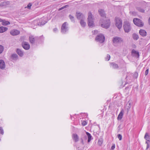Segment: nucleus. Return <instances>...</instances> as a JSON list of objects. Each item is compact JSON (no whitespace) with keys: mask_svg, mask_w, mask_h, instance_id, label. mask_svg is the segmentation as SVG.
<instances>
[{"mask_svg":"<svg viewBox=\"0 0 150 150\" xmlns=\"http://www.w3.org/2000/svg\"><path fill=\"white\" fill-rule=\"evenodd\" d=\"M4 47L2 45H0V54L4 50Z\"/></svg>","mask_w":150,"mask_h":150,"instance_id":"473e14b6","label":"nucleus"},{"mask_svg":"<svg viewBox=\"0 0 150 150\" xmlns=\"http://www.w3.org/2000/svg\"><path fill=\"white\" fill-rule=\"evenodd\" d=\"M139 33L141 36L143 37L145 36L146 35V32L143 30H140L139 31Z\"/></svg>","mask_w":150,"mask_h":150,"instance_id":"dca6fc26","label":"nucleus"},{"mask_svg":"<svg viewBox=\"0 0 150 150\" xmlns=\"http://www.w3.org/2000/svg\"><path fill=\"white\" fill-rule=\"evenodd\" d=\"M124 111L123 110H122L119 114L117 117V120H120L122 117L123 115L124 114Z\"/></svg>","mask_w":150,"mask_h":150,"instance_id":"2eb2a0df","label":"nucleus"},{"mask_svg":"<svg viewBox=\"0 0 150 150\" xmlns=\"http://www.w3.org/2000/svg\"><path fill=\"white\" fill-rule=\"evenodd\" d=\"M144 138L146 139V140L147 141H148L149 142L150 141V137L149 136V135L148 134V133H146L144 136Z\"/></svg>","mask_w":150,"mask_h":150,"instance_id":"b1692460","label":"nucleus"},{"mask_svg":"<svg viewBox=\"0 0 150 150\" xmlns=\"http://www.w3.org/2000/svg\"><path fill=\"white\" fill-rule=\"evenodd\" d=\"M11 57L12 59L13 60H16L18 58V56L16 54H13Z\"/></svg>","mask_w":150,"mask_h":150,"instance_id":"a878e982","label":"nucleus"},{"mask_svg":"<svg viewBox=\"0 0 150 150\" xmlns=\"http://www.w3.org/2000/svg\"><path fill=\"white\" fill-rule=\"evenodd\" d=\"M47 22L43 20L42 21V19H41L39 23L38 24V25L40 26L43 25L45 24Z\"/></svg>","mask_w":150,"mask_h":150,"instance_id":"4be33fe9","label":"nucleus"},{"mask_svg":"<svg viewBox=\"0 0 150 150\" xmlns=\"http://www.w3.org/2000/svg\"><path fill=\"white\" fill-rule=\"evenodd\" d=\"M111 66L114 69H117L118 68V66L117 64L112 63L111 64Z\"/></svg>","mask_w":150,"mask_h":150,"instance_id":"393cba45","label":"nucleus"},{"mask_svg":"<svg viewBox=\"0 0 150 150\" xmlns=\"http://www.w3.org/2000/svg\"><path fill=\"white\" fill-rule=\"evenodd\" d=\"M149 24L150 25V17L149 19Z\"/></svg>","mask_w":150,"mask_h":150,"instance_id":"49530a36","label":"nucleus"},{"mask_svg":"<svg viewBox=\"0 0 150 150\" xmlns=\"http://www.w3.org/2000/svg\"><path fill=\"white\" fill-rule=\"evenodd\" d=\"M113 42L116 44H120L123 42V39L120 37L115 36L112 39Z\"/></svg>","mask_w":150,"mask_h":150,"instance_id":"20e7f679","label":"nucleus"},{"mask_svg":"<svg viewBox=\"0 0 150 150\" xmlns=\"http://www.w3.org/2000/svg\"><path fill=\"white\" fill-rule=\"evenodd\" d=\"M8 29V28L6 27L1 26L0 27V33H3L6 31Z\"/></svg>","mask_w":150,"mask_h":150,"instance_id":"6ab92c4d","label":"nucleus"},{"mask_svg":"<svg viewBox=\"0 0 150 150\" xmlns=\"http://www.w3.org/2000/svg\"><path fill=\"white\" fill-rule=\"evenodd\" d=\"M69 6L68 5H66L64 6H63L60 8L59 9H58V10L59 11H60L66 8H67Z\"/></svg>","mask_w":150,"mask_h":150,"instance_id":"f704fd0d","label":"nucleus"},{"mask_svg":"<svg viewBox=\"0 0 150 150\" xmlns=\"http://www.w3.org/2000/svg\"><path fill=\"white\" fill-rule=\"evenodd\" d=\"M72 138L75 142H77L79 141V137L76 134H73Z\"/></svg>","mask_w":150,"mask_h":150,"instance_id":"f3484780","label":"nucleus"},{"mask_svg":"<svg viewBox=\"0 0 150 150\" xmlns=\"http://www.w3.org/2000/svg\"><path fill=\"white\" fill-rule=\"evenodd\" d=\"M6 67L5 62L3 60H0V69H4Z\"/></svg>","mask_w":150,"mask_h":150,"instance_id":"4468645a","label":"nucleus"},{"mask_svg":"<svg viewBox=\"0 0 150 150\" xmlns=\"http://www.w3.org/2000/svg\"><path fill=\"white\" fill-rule=\"evenodd\" d=\"M122 20L120 18L117 17L115 18V25L117 27L120 29L122 26Z\"/></svg>","mask_w":150,"mask_h":150,"instance_id":"39448f33","label":"nucleus"},{"mask_svg":"<svg viewBox=\"0 0 150 150\" xmlns=\"http://www.w3.org/2000/svg\"><path fill=\"white\" fill-rule=\"evenodd\" d=\"M117 137L120 140H122V136L121 134H118V136H117Z\"/></svg>","mask_w":150,"mask_h":150,"instance_id":"e433bc0d","label":"nucleus"},{"mask_svg":"<svg viewBox=\"0 0 150 150\" xmlns=\"http://www.w3.org/2000/svg\"><path fill=\"white\" fill-rule=\"evenodd\" d=\"M22 46L26 50H28L29 49L30 46L29 43L26 42H23L22 43Z\"/></svg>","mask_w":150,"mask_h":150,"instance_id":"9b49d317","label":"nucleus"},{"mask_svg":"<svg viewBox=\"0 0 150 150\" xmlns=\"http://www.w3.org/2000/svg\"><path fill=\"white\" fill-rule=\"evenodd\" d=\"M2 24L3 25H6L10 24V23L9 21H5L4 22H3Z\"/></svg>","mask_w":150,"mask_h":150,"instance_id":"2f4dec72","label":"nucleus"},{"mask_svg":"<svg viewBox=\"0 0 150 150\" xmlns=\"http://www.w3.org/2000/svg\"><path fill=\"white\" fill-rule=\"evenodd\" d=\"M115 145H112L111 147V149L113 150L115 148Z\"/></svg>","mask_w":150,"mask_h":150,"instance_id":"79ce46f5","label":"nucleus"},{"mask_svg":"<svg viewBox=\"0 0 150 150\" xmlns=\"http://www.w3.org/2000/svg\"><path fill=\"white\" fill-rule=\"evenodd\" d=\"M110 21L109 20H104V22L101 24V26L105 28H107L110 26Z\"/></svg>","mask_w":150,"mask_h":150,"instance_id":"6e6552de","label":"nucleus"},{"mask_svg":"<svg viewBox=\"0 0 150 150\" xmlns=\"http://www.w3.org/2000/svg\"><path fill=\"white\" fill-rule=\"evenodd\" d=\"M133 21L134 23L138 26L142 27L143 25V23L141 20L137 18H134Z\"/></svg>","mask_w":150,"mask_h":150,"instance_id":"423d86ee","label":"nucleus"},{"mask_svg":"<svg viewBox=\"0 0 150 150\" xmlns=\"http://www.w3.org/2000/svg\"><path fill=\"white\" fill-rule=\"evenodd\" d=\"M132 54L133 57H134L137 58H138L139 57V52L134 50H132Z\"/></svg>","mask_w":150,"mask_h":150,"instance_id":"f8f14e48","label":"nucleus"},{"mask_svg":"<svg viewBox=\"0 0 150 150\" xmlns=\"http://www.w3.org/2000/svg\"><path fill=\"white\" fill-rule=\"evenodd\" d=\"M2 21V20L1 19V18H0V22H1Z\"/></svg>","mask_w":150,"mask_h":150,"instance_id":"de8ad7c7","label":"nucleus"},{"mask_svg":"<svg viewBox=\"0 0 150 150\" xmlns=\"http://www.w3.org/2000/svg\"><path fill=\"white\" fill-rule=\"evenodd\" d=\"M0 133L2 134H4L3 130L1 127H0Z\"/></svg>","mask_w":150,"mask_h":150,"instance_id":"4c0bfd02","label":"nucleus"},{"mask_svg":"<svg viewBox=\"0 0 150 150\" xmlns=\"http://www.w3.org/2000/svg\"><path fill=\"white\" fill-rule=\"evenodd\" d=\"M88 26L90 27H93L94 25V23L92 18V15L91 13H89L88 14Z\"/></svg>","mask_w":150,"mask_h":150,"instance_id":"7ed1b4c3","label":"nucleus"},{"mask_svg":"<svg viewBox=\"0 0 150 150\" xmlns=\"http://www.w3.org/2000/svg\"><path fill=\"white\" fill-rule=\"evenodd\" d=\"M149 69H147L146 71L144 74V75L145 76H146L147 75L149 72Z\"/></svg>","mask_w":150,"mask_h":150,"instance_id":"58836bf2","label":"nucleus"},{"mask_svg":"<svg viewBox=\"0 0 150 150\" xmlns=\"http://www.w3.org/2000/svg\"><path fill=\"white\" fill-rule=\"evenodd\" d=\"M76 16L77 19L80 20L81 19H85V17L84 15L80 13H77Z\"/></svg>","mask_w":150,"mask_h":150,"instance_id":"ddd939ff","label":"nucleus"},{"mask_svg":"<svg viewBox=\"0 0 150 150\" xmlns=\"http://www.w3.org/2000/svg\"><path fill=\"white\" fill-rule=\"evenodd\" d=\"M86 124H87V122L85 121H83L82 122V125L83 126H85Z\"/></svg>","mask_w":150,"mask_h":150,"instance_id":"ea45409f","label":"nucleus"},{"mask_svg":"<svg viewBox=\"0 0 150 150\" xmlns=\"http://www.w3.org/2000/svg\"><path fill=\"white\" fill-rule=\"evenodd\" d=\"M96 40L97 42H98L100 43H102L104 41V36L102 34H99L96 37Z\"/></svg>","mask_w":150,"mask_h":150,"instance_id":"0eeeda50","label":"nucleus"},{"mask_svg":"<svg viewBox=\"0 0 150 150\" xmlns=\"http://www.w3.org/2000/svg\"><path fill=\"white\" fill-rule=\"evenodd\" d=\"M123 28L125 32L128 33L131 30V27L129 21H125L123 23Z\"/></svg>","mask_w":150,"mask_h":150,"instance_id":"f257e3e1","label":"nucleus"},{"mask_svg":"<svg viewBox=\"0 0 150 150\" xmlns=\"http://www.w3.org/2000/svg\"><path fill=\"white\" fill-rule=\"evenodd\" d=\"M149 144H147V146H146V149H147L149 148Z\"/></svg>","mask_w":150,"mask_h":150,"instance_id":"a18cd8bd","label":"nucleus"},{"mask_svg":"<svg viewBox=\"0 0 150 150\" xmlns=\"http://www.w3.org/2000/svg\"><path fill=\"white\" fill-rule=\"evenodd\" d=\"M137 10L142 13H144V10L140 7H138L137 8Z\"/></svg>","mask_w":150,"mask_h":150,"instance_id":"c756f323","label":"nucleus"},{"mask_svg":"<svg viewBox=\"0 0 150 150\" xmlns=\"http://www.w3.org/2000/svg\"><path fill=\"white\" fill-rule=\"evenodd\" d=\"M98 31L97 30H95L93 32L92 31L93 33L94 34H95L97 33Z\"/></svg>","mask_w":150,"mask_h":150,"instance_id":"c03bdc74","label":"nucleus"},{"mask_svg":"<svg viewBox=\"0 0 150 150\" xmlns=\"http://www.w3.org/2000/svg\"><path fill=\"white\" fill-rule=\"evenodd\" d=\"M20 33V32L19 31L15 29L13 30L10 32V34L13 36L18 35Z\"/></svg>","mask_w":150,"mask_h":150,"instance_id":"9d476101","label":"nucleus"},{"mask_svg":"<svg viewBox=\"0 0 150 150\" xmlns=\"http://www.w3.org/2000/svg\"><path fill=\"white\" fill-rule=\"evenodd\" d=\"M132 37L133 39L135 40H137L139 38L138 35L136 34H133Z\"/></svg>","mask_w":150,"mask_h":150,"instance_id":"cd10ccee","label":"nucleus"},{"mask_svg":"<svg viewBox=\"0 0 150 150\" xmlns=\"http://www.w3.org/2000/svg\"><path fill=\"white\" fill-rule=\"evenodd\" d=\"M103 142V139L102 138H100L98 140V144L99 146H101Z\"/></svg>","mask_w":150,"mask_h":150,"instance_id":"bb28decb","label":"nucleus"},{"mask_svg":"<svg viewBox=\"0 0 150 150\" xmlns=\"http://www.w3.org/2000/svg\"><path fill=\"white\" fill-rule=\"evenodd\" d=\"M84 19H81L80 22L81 26L83 27H85L86 24V23L84 21Z\"/></svg>","mask_w":150,"mask_h":150,"instance_id":"a211bd4d","label":"nucleus"},{"mask_svg":"<svg viewBox=\"0 0 150 150\" xmlns=\"http://www.w3.org/2000/svg\"><path fill=\"white\" fill-rule=\"evenodd\" d=\"M69 17L71 21L74 22V17L73 16L71 15H69Z\"/></svg>","mask_w":150,"mask_h":150,"instance_id":"7c9ffc66","label":"nucleus"},{"mask_svg":"<svg viewBox=\"0 0 150 150\" xmlns=\"http://www.w3.org/2000/svg\"><path fill=\"white\" fill-rule=\"evenodd\" d=\"M58 30V29L56 28H54L53 30V31L54 32H57Z\"/></svg>","mask_w":150,"mask_h":150,"instance_id":"37998d69","label":"nucleus"},{"mask_svg":"<svg viewBox=\"0 0 150 150\" xmlns=\"http://www.w3.org/2000/svg\"><path fill=\"white\" fill-rule=\"evenodd\" d=\"M37 39V37H34V36L33 35H30L29 37V40L31 44L34 43L35 41Z\"/></svg>","mask_w":150,"mask_h":150,"instance_id":"1a4fd4ad","label":"nucleus"},{"mask_svg":"<svg viewBox=\"0 0 150 150\" xmlns=\"http://www.w3.org/2000/svg\"><path fill=\"white\" fill-rule=\"evenodd\" d=\"M135 74H136V75L137 76L138 74H137V73H135Z\"/></svg>","mask_w":150,"mask_h":150,"instance_id":"8fccbe9b","label":"nucleus"},{"mask_svg":"<svg viewBox=\"0 0 150 150\" xmlns=\"http://www.w3.org/2000/svg\"><path fill=\"white\" fill-rule=\"evenodd\" d=\"M86 135H87V136H88V142H89L91 140L92 136H91V134L89 133H88L87 132H86Z\"/></svg>","mask_w":150,"mask_h":150,"instance_id":"5701e85b","label":"nucleus"},{"mask_svg":"<svg viewBox=\"0 0 150 150\" xmlns=\"http://www.w3.org/2000/svg\"><path fill=\"white\" fill-rule=\"evenodd\" d=\"M69 6L68 5H66L64 6H63L60 8L59 9H58V10L59 11H60L66 8H67Z\"/></svg>","mask_w":150,"mask_h":150,"instance_id":"c9c22d12","label":"nucleus"},{"mask_svg":"<svg viewBox=\"0 0 150 150\" xmlns=\"http://www.w3.org/2000/svg\"><path fill=\"white\" fill-rule=\"evenodd\" d=\"M68 25L67 22H64L62 25L61 32L63 34H65L69 30Z\"/></svg>","mask_w":150,"mask_h":150,"instance_id":"f03ea898","label":"nucleus"},{"mask_svg":"<svg viewBox=\"0 0 150 150\" xmlns=\"http://www.w3.org/2000/svg\"><path fill=\"white\" fill-rule=\"evenodd\" d=\"M7 2L6 1H4L1 2L0 4V6H5L7 4Z\"/></svg>","mask_w":150,"mask_h":150,"instance_id":"c85d7f7f","label":"nucleus"},{"mask_svg":"<svg viewBox=\"0 0 150 150\" xmlns=\"http://www.w3.org/2000/svg\"><path fill=\"white\" fill-rule=\"evenodd\" d=\"M110 58V56L109 54H107L106 57H105V59L106 61H109Z\"/></svg>","mask_w":150,"mask_h":150,"instance_id":"72a5a7b5","label":"nucleus"},{"mask_svg":"<svg viewBox=\"0 0 150 150\" xmlns=\"http://www.w3.org/2000/svg\"><path fill=\"white\" fill-rule=\"evenodd\" d=\"M148 141H146V143L147 144H149L148 142Z\"/></svg>","mask_w":150,"mask_h":150,"instance_id":"09e8293b","label":"nucleus"},{"mask_svg":"<svg viewBox=\"0 0 150 150\" xmlns=\"http://www.w3.org/2000/svg\"><path fill=\"white\" fill-rule=\"evenodd\" d=\"M98 12L99 14L102 17H104L105 16V13L103 10L102 9H99L98 10Z\"/></svg>","mask_w":150,"mask_h":150,"instance_id":"aec40b11","label":"nucleus"},{"mask_svg":"<svg viewBox=\"0 0 150 150\" xmlns=\"http://www.w3.org/2000/svg\"><path fill=\"white\" fill-rule=\"evenodd\" d=\"M16 52L20 57H22L23 55V52L20 49H17Z\"/></svg>","mask_w":150,"mask_h":150,"instance_id":"412c9836","label":"nucleus"},{"mask_svg":"<svg viewBox=\"0 0 150 150\" xmlns=\"http://www.w3.org/2000/svg\"><path fill=\"white\" fill-rule=\"evenodd\" d=\"M32 6V5L30 3H29L28 4L27 6V7L29 9H30V7Z\"/></svg>","mask_w":150,"mask_h":150,"instance_id":"a19ab883","label":"nucleus"}]
</instances>
